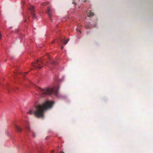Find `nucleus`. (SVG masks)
<instances>
[{
	"mask_svg": "<svg viewBox=\"0 0 153 153\" xmlns=\"http://www.w3.org/2000/svg\"><path fill=\"white\" fill-rule=\"evenodd\" d=\"M53 103L52 101H47L42 105L32 107L29 109L28 113L31 114H33L38 118H43L44 111L51 108Z\"/></svg>",
	"mask_w": 153,
	"mask_h": 153,
	"instance_id": "obj_1",
	"label": "nucleus"
},
{
	"mask_svg": "<svg viewBox=\"0 0 153 153\" xmlns=\"http://www.w3.org/2000/svg\"><path fill=\"white\" fill-rule=\"evenodd\" d=\"M37 90L41 94L50 95L53 93L56 92L57 89H55L54 88H46L42 89L40 87H38Z\"/></svg>",
	"mask_w": 153,
	"mask_h": 153,
	"instance_id": "obj_2",
	"label": "nucleus"
},
{
	"mask_svg": "<svg viewBox=\"0 0 153 153\" xmlns=\"http://www.w3.org/2000/svg\"><path fill=\"white\" fill-rule=\"evenodd\" d=\"M43 62V61L41 60H37L36 62L32 63V65L33 67L36 66L37 68H41L43 67V66H42Z\"/></svg>",
	"mask_w": 153,
	"mask_h": 153,
	"instance_id": "obj_3",
	"label": "nucleus"
},
{
	"mask_svg": "<svg viewBox=\"0 0 153 153\" xmlns=\"http://www.w3.org/2000/svg\"><path fill=\"white\" fill-rule=\"evenodd\" d=\"M23 126L25 127L26 129L30 130L29 127V123L27 120H24Z\"/></svg>",
	"mask_w": 153,
	"mask_h": 153,
	"instance_id": "obj_4",
	"label": "nucleus"
},
{
	"mask_svg": "<svg viewBox=\"0 0 153 153\" xmlns=\"http://www.w3.org/2000/svg\"><path fill=\"white\" fill-rule=\"evenodd\" d=\"M52 10L50 8H48L47 10V13L48 15L50 16V17L51 16L52 13Z\"/></svg>",
	"mask_w": 153,
	"mask_h": 153,
	"instance_id": "obj_5",
	"label": "nucleus"
},
{
	"mask_svg": "<svg viewBox=\"0 0 153 153\" xmlns=\"http://www.w3.org/2000/svg\"><path fill=\"white\" fill-rule=\"evenodd\" d=\"M15 128L16 130L19 132L21 131L22 130V129L18 125L15 126Z\"/></svg>",
	"mask_w": 153,
	"mask_h": 153,
	"instance_id": "obj_6",
	"label": "nucleus"
},
{
	"mask_svg": "<svg viewBox=\"0 0 153 153\" xmlns=\"http://www.w3.org/2000/svg\"><path fill=\"white\" fill-rule=\"evenodd\" d=\"M29 10L31 11V13L33 14L34 12V7L33 6H30L29 8Z\"/></svg>",
	"mask_w": 153,
	"mask_h": 153,
	"instance_id": "obj_7",
	"label": "nucleus"
},
{
	"mask_svg": "<svg viewBox=\"0 0 153 153\" xmlns=\"http://www.w3.org/2000/svg\"><path fill=\"white\" fill-rule=\"evenodd\" d=\"M69 39H68L65 40L64 39L61 40V42L65 44H66L68 42Z\"/></svg>",
	"mask_w": 153,
	"mask_h": 153,
	"instance_id": "obj_8",
	"label": "nucleus"
},
{
	"mask_svg": "<svg viewBox=\"0 0 153 153\" xmlns=\"http://www.w3.org/2000/svg\"><path fill=\"white\" fill-rule=\"evenodd\" d=\"M88 16H94V13L92 12L91 11H90L89 13H88L87 14Z\"/></svg>",
	"mask_w": 153,
	"mask_h": 153,
	"instance_id": "obj_9",
	"label": "nucleus"
},
{
	"mask_svg": "<svg viewBox=\"0 0 153 153\" xmlns=\"http://www.w3.org/2000/svg\"><path fill=\"white\" fill-rule=\"evenodd\" d=\"M48 2H47L46 3H45L44 4V5H45L46 4H48Z\"/></svg>",
	"mask_w": 153,
	"mask_h": 153,
	"instance_id": "obj_10",
	"label": "nucleus"
},
{
	"mask_svg": "<svg viewBox=\"0 0 153 153\" xmlns=\"http://www.w3.org/2000/svg\"><path fill=\"white\" fill-rule=\"evenodd\" d=\"M60 153H64V152L63 151H61L60 152Z\"/></svg>",
	"mask_w": 153,
	"mask_h": 153,
	"instance_id": "obj_11",
	"label": "nucleus"
},
{
	"mask_svg": "<svg viewBox=\"0 0 153 153\" xmlns=\"http://www.w3.org/2000/svg\"><path fill=\"white\" fill-rule=\"evenodd\" d=\"M63 47H62V49H63Z\"/></svg>",
	"mask_w": 153,
	"mask_h": 153,
	"instance_id": "obj_12",
	"label": "nucleus"
},
{
	"mask_svg": "<svg viewBox=\"0 0 153 153\" xmlns=\"http://www.w3.org/2000/svg\"><path fill=\"white\" fill-rule=\"evenodd\" d=\"M25 74H27V72H26V73H25Z\"/></svg>",
	"mask_w": 153,
	"mask_h": 153,
	"instance_id": "obj_13",
	"label": "nucleus"
}]
</instances>
